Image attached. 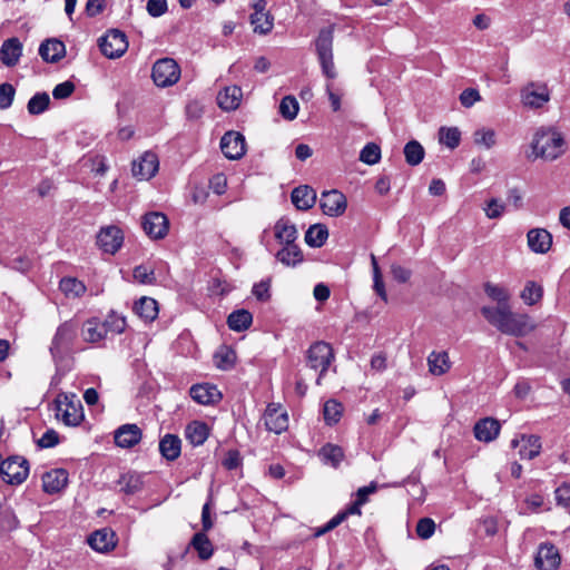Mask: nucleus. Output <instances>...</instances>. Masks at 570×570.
I'll use <instances>...</instances> for the list:
<instances>
[{"label": "nucleus", "instance_id": "obj_28", "mask_svg": "<svg viewBox=\"0 0 570 570\" xmlns=\"http://www.w3.org/2000/svg\"><path fill=\"white\" fill-rule=\"evenodd\" d=\"M243 97V92L240 87L238 86H228L225 87L219 94L217 95V102L218 106L226 110L232 111L238 108L240 105Z\"/></svg>", "mask_w": 570, "mask_h": 570}, {"label": "nucleus", "instance_id": "obj_54", "mask_svg": "<svg viewBox=\"0 0 570 570\" xmlns=\"http://www.w3.org/2000/svg\"><path fill=\"white\" fill-rule=\"evenodd\" d=\"M435 531V523L430 518H422L416 524V533L421 539H429Z\"/></svg>", "mask_w": 570, "mask_h": 570}, {"label": "nucleus", "instance_id": "obj_27", "mask_svg": "<svg viewBox=\"0 0 570 570\" xmlns=\"http://www.w3.org/2000/svg\"><path fill=\"white\" fill-rule=\"evenodd\" d=\"M500 429L501 426L498 420L485 417L474 425V436L479 441L491 442L497 439L500 433Z\"/></svg>", "mask_w": 570, "mask_h": 570}, {"label": "nucleus", "instance_id": "obj_47", "mask_svg": "<svg viewBox=\"0 0 570 570\" xmlns=\"http://www.w3.org/2000/svg\"><path fill=\"white\" fill-rule=\"evenodd\" d=\"M473 142L479 147L490 149L497 144L495 131L491 128H480L473 134Z\"/></svg>", "mask_w": 570, "mask_h": 570}, {"label": "nucleus", "instance_id": "obj_55", "mask_svg": "<svg viewBox=\"0 0 570 570\" xmlns=\"http://www.w3.org/2000/svg\"><path fill=\"white\" fill-rule=\"evenodd\" d=\"M505 210V205L498 200L497 198H492L487 203L484 207V212L488 218L495 219L500 218Z\"/></svg>", "mask_w": 570, "mask_h": 570}, {"label": "nucleus", "instance_id": "obj_21", "mask_svg": "<svg viewBox=\"0 0 570 570\" xmlns=\"http://www.w3.org/2000/svg\"><path fill=\"white\" fill-rule=\"evenodd\" d=\"M274 237L279 245H291L296 243L298 232L296 226L288 218L282 217L274 225Z\"/></svg>", "mask_w": 570, "mask_h": 570}, {"label": "nucleus", "instance_id": "obj_24", "mask_svg": "<svg viewBox=\"0 0 570 570\" xmlns=\"http://www.w3.org/2000/svg\"><path fill=\"white\" fill-rule=\"evenodd\" d=\"M22 55L21 41L13 37L3 41L0 48V60L7 67H13Z\"/></svg>", "mask_w": 570, "mask_h": 570}, {"label": "nucleus", "instance_id": "obj_10", "mask_svg": "<svg viewBox=\"0 0 570 570\" xmlns=\"http://www.w3.org/2000/svg\"><path fill=\"white\" fill-rule=\"evenodd\" d=\"M99 47L104 56L109 59L121 57L128 48L127 37L124 32L117 29L108 31L99 40Z\"/></svg>", "mask_w": 570, "mask_h": 570}, {"label": "nucleus", "instance_id": "obj_2", "mask_svg": "<svg viewBox=\"0 0 570 570\" xmlns=\"http://www.w3.org/2000/svg\"><path fill=\"white\" fill-rule=\"evenodd\" d=\"M534 158L544 160H556L566 151V140L563 135L554 128L539 129L531 142Z\"/></svg>", "mask_w": 570, "mask_h": 570}, {"label": "nucleus", "instance_id": "obj_17", "mask_svg": "<svg viewBox=\"0 0 570 570\" xmlns=\"http://www.w3.org/2000/svg\"><path fill=\"white\" fill-rule=\"evenodd\" d=\"M561 562L558 549L551 543H542L538 548L534 564L539 570H556Z\"/></svg>", "mask_w": 570, "mask_h": 570}, {"label": "nucleus", "instance_id": "obj_19", "mask_svg": "<svg viewBox=\"0 0 570 570\" xmlns=\"http://www.w3.org/2000/svg\"><path fill=\"white\" fill-rule=\"evenodd\" d=\"M512 448H519V455L523 460H532L541 452V441L537 435H521L511 441Z\"/></svg>", "mask_w": 570, "mask_h": 570}, {"label": "nucleus", "instance_id": "obj_7", "mask_svg": "<svg viewBox=\"0 0 570 570\" xmlns=\"http://www.w3.org/2000/svg\"><path fill=\"white\" fill-rule=\"evenodd\" d=\"M77 334V325L72 322L61 324L52 338L50 353L53 358H62L70 350Z\"/></svg>", "mask_w": 570, "mask_h": 570}, {"label": "nucleus", "instance_id": "obj_41", "mask_svg": "<svg viewBox=\"0 0 570 570\" xmlns=\"http://www.w3.org/2000/svg\"><path fill=\"white\" fill-rule=\"evenodd\" d=\"M318 456L325 464H331L336 468L344 458L342 448L334 444H325L318 452Z\"/></svg>", "mask_w": 570, "mask_h": 570}, {"label": "nucleus", "instance_id": "obj_36", "mask_svg": "<svg viewBox=\"0 0 570 570\" xmlns=\"http://www.w3.org/2000/svg\"><path fill=\"white\" fill-rule=\"evenodd\" d=\"M484 293L487 296L497 303L495 306L501 305H510L509 301L511 297V294L509 289L500 284H494L492 282H487L483 285Z\"/></svg>", "mask_w": 570, "mask_h": 570}, {"label": "nucleus", "instance_id": "obj_61", "mask_svg": "<svg viewBox=\"0 0 570 570\" xmlns=\"http://www.w3.org/2000/svg\"><path fill=\"white\" fill-rule=\"evenodd\" d=\"M391 274L397 283H406L411 278L412 271L399 264H392Z\"/></svg>", "mask_w": 570, "mask_h": 570}, {"label": "nucleus", "instance_id": "obj_26", "mask_svg": "<svg viewBox=\"0 0 570 570\" xmlns=\"http://www.w3.org/2000/svg\"><path fill=\"white\" fill-rule=\"evenodd\" d=\"M191 399L203 405H208L220 400L222 394L215 385L196 384L190 387Z\"/></svg>", "mask_w": 570, "mask_h": 570}, {"label": "nucleus", "instance_id": "obj_57", "mask_svg": "<svg viewBox=\"0 0 570 570\" xmlns=\"http://www.w3.org/2000/svg\"><path fill=\"white\" fill-rule=\"evenodd\" d=\"M480 100V92L474 88H466L460 94V102L465 108H471L475 102Z\"/></svg>", "mask_w": 570, "mask_h": 570}, {"label": "nucleus", "instance_id": "obj_13", "mask_svg": "<svg viewBox=\"0 0 570 570\" xmlns=\"http://www.w3.org/2000/svg\"><path fill=\"white\" fill-rule=\"evenodd\" d=\"M220 149L228 159H240L246 153L245 137L238 131H227L220 139Z\"/></svg>", "mask_w": 570, "mask_h": 570}, {"label": "nucleus", "instance_id": "obj_9", "mask_svg": "<svg viewBox=\"0 0 570 570\" xmlns=\"http://www.w3.org/2000/svg\"><path fill=\"white\" fill-rule=\"evenodd\" d=\"M521 101L525 107L538 109L550 101V90L544 82L530 81L520 91Z\"/></svg>", "mask_w": 570, "mask_h": 570}, {"label": "nucleus", "instance_id": "obj_3", "mask_svg": "<svg viewBox=\"0 0 570 570\" xmlns=\"http://www.w3.org/2000/svg\"><path fill=\"white\" fill-rule=\"evenodd\" d=\"M335 360L334 351L331 344L318 341L313 343L306 351L307 366L317 372L316 384L322 385V380Z\"/></svg>", "mask_w": 570, "mask_h": 570}, {"label": "nucleus", "instance_id": "obj_34", "mask_svg": "<svg viewBox=\"0 0 570 570\" xmlns=\"http://www.w3.org/2000/svg\"><path fill=\"white\" fill-rule=\"evenodd\" d=\"M208 435L207 424L200 421H193L185 429V436L193 445H202Z\"/></svg>", "mask_w": 570, "mask_h": 570}, {"label": "nucleus", "instance_id": "obj_37", "mask_svg": "<svg viewBox=\"0 0 570 570\" xmlns=\"http://www.w3.org/2000/svg\"><path fill=\"white\" fill-rule=\"evenodd\" d=\"M118 485L120 492L131 495L142 490L144 482L140 474L136 472H128L120 476Z\"/></svg>", "mask_w": 570, "mask_h": 570}, {"label": "nucleus", "instance_id": "obj_42", "mask_svg": "<svg viewBox=\"0 0 570 570\" xmlns=\"http://www.w3.org/2000/svg\"><path fill=\"white\" fill-rule=\"evenodd\" d=\"M274 19L268 12H254L250 14V23L254 26V32L267 35L272 31Z\"/></svg>", "mask_w": 570, "mask_h": 570}, {"label": "nucleus", "instance_id": "obj_50", "mask_svg": "<svg viewBox=\"0 0 570 570\" xmlns=\"http://www.w3.org/2000/svg\"><path fill=\"white\" fill-rule=\"evenodd\" d=\"M439 140L450 149H454L460 144L461 132L456 127H442L439 132Z\"/></svg>", "mask_w": 570, "mask_h": 570}, {"label": "nucleus", "instance_id": "obj_35", "mask_svg": "<svg viewBox=\"0 0 570 570\" xmlns=\"http://www.w3.org/2000/svg\"><path fill=\"white\" fill-rule=\"evenodd\" d=\"M134 311L145 322H151L158 315V304L154 298L144 296L135 303Z\"/></svg>", "mask_w": 570, "mask_h": 570}, {"label": "nucleus", "instance_id": "obj_49", "mask_svg": "<svg viewBox=\"0 0 570 570\" xmlns=\"http://www.w3.org/2000/svg\"><path fill=\"white\" fill-rule=\"evenodd\" d=\"M60 289L67 296L79 297L86 292V286L77 278L66 277L60 281Z\"/></svg>", "mask_w": 570, "mask_h": 570}, {"label": "nucleus", "instance_id": "obj_1", "mask_svg": "<svg viewBox=\"0 0 570 570\" xmlns=\"http://www.w3.org/2000/svg\"><path fill=\"white\" fill-rule=\"evenodd\" d=\"M482 316L500 333L523 337L535 330L533 320L524 313H515L510 305L482 306Z\"/></svg>", "mask_w": 570, "mask_h": 570}, {"label": "nucleus", "instance_id": "obj_64", "mask_svg": "<svg viewBox=\"0 0 570 570\" xmlns=\"http://www.w3.org/2000/svg\"><path fill=\"white\" fill-rule=\"evenodd\" d=\"M147 11L151 17H160L167 11L166 0H148Z\"/></svg>", "mask_w": 570, "mask_h": 570}, {"label": "nucleus", "instance_id": "obj_25", "mask_svg": "<svg viewBox=\"0 0 570 570\" xmlns=\"http://www.w3.org/2000/svg\"><path fill=\"white\" fill-rule=\"evenodd\" d=\"M141 439V430L136 424H125L115 432V443L120 448H132Z\"/></svg>", "mask_w": 570, "mask_h": 570}, {"label": "nucleus", "instance_id": "obj_31", "mask_svg": "<svg viewBox=\"0 0 570 570\" xmlns=\"http://www.w3.org/2000/svg\"><path fill=\"white\" fill-rule=\"evenodd\" d=\"M276 259L285 266L295 267L304 259V255L297 243L283 245L276 253Z\"/></svg>", "mask_w": 570, "mask_h": 570}, {"label": "nucleus", "instance_id": "obj_59", "mask_svg": "<svg viewBox=\"0 0 570 570\" xmlns=\"http://www.w3.org/2000/svg\"><path fill=\"white\" fill-rule=\"evenodd\" d=\"M134 278L141 284H151L155 281L153 269L144 265H139L134 269Z\"/></svg>", "mask_w": 570, "mask_h": 570}, {"label": "nucleus", "instance_id": "obj_5", "mask_svg": "<svg viewBox=\"0 0 570 570\" xmlns=\"http://www.w3.org/2000/svg\"><path fill=\"white\" fill-rule=\"evenodd\" d=\"M333 33L334 29L330 26L322 29L315 40L316 53L322 72L328 79H334L337 76L333 57Z\"/></svg>", "mask_w": 570, "mask_h": 570}, {"label": "nucleus", "instance_id": "obj_30", "mask_svg": "<svg viewBox=\"0 0 570 570\" xmlns=\"http://www.w3.org/2000/svg\"><path fill=\"white\" fill-rule=\"evenodd\" d=\"M66 53V47L62 41L49 39L39 47V55L46 62H57Z\"/></svg>", "mask_w": 570, "mask_h": 570}, {"label": "nucleus", "instance_id": "obj_11", "mask_svg": "<svg viewBox=\"0 0 570 570\" xmlns=\"http://www.w3.org/2000/svg\"><path fill=\"white\" fill-rule=\"evenodd\" d=\"M124 233L115 225L101 227L97 235L98 247L108 254H116L122 246Z\"/></svg>", "mask_w": 570, "mask_h": 570}, {"label": "nucleus", "instance_id": "obj_38", "mask_svg": "<svg viewBox=\"0 0 570 570\" xmlns=\"http://www.w3.org/2000/svg\"><path fill=\"white\" fill-rule=\"evenodd\" d=\"M327 237L328 229L326 226L322 224H315L307 229L305 234V242L308 246L317 248L325 244Z\"/></svg>", "mask_w": 570, "mask_h": 570}, {"label": "nucleus", "instance_id": "obj_22", "mask_svg": "<svg viewBox=\"0 0 570 570\" xmlns=\"http://www.w3.org/2000/svg\"><path fill=\"white\" fill-rule=\"evenodd\" d=\"M426 363L429 373L433 376H442L452 367V362L446 351H432L428 355Z\"/></svg>", "mask_w": 570, "mask_h": 570}, {"label": "nucleus", "instance_id": "obj_39", "mask_svg": "<svg viewBox=\"0 0 570 570\" xmlns=\"http://www.w3.org/2000/svg\"><path fill=\"white\" fill-rule=\"evenodd\" d=\"M253 322L252 314L246 309H237L229 314L227 324L230 330L242 332L247 330Z\"/></svg>", "mask_w": 570, "mask_h": 570}, {"label": "nucleus", "instance_id": "obj_48", "mask_svg": "<svg viewBox=\"0 0 570 570\" xmlns=\"http://www.w3.org/2000/svg\"><path fill=\"white\" fill-rule=\"evenodd\" d=\"M49 104V95L47 92H38L30 98L27 109L30 115H40L47 110Z\"/></svg>", "mask_w": 570, "mask_h": 570}, {"label": "nucleus", "instance_id": "obj_32", "mask_svg": "<svg viewBox=\"0 0 570 570\" xmlns=\"http://www.w3.org/2000/svg\"><path fill=\"white\" fill-rule=\"evenodd\" d=\"M81 336L88 343H98L107 337L104 325L97 318H90L82 324Z\"/></svg>", "mask_w": 570, "mask_h": 570}, {"label": "nucleus", "instance_id": "obj_15", "mask_svg": "<svg viewBox=\"0 0 570 570\" xmlns=\"http://www.w3.org/2000/svg\"><path fill=\"white\" fill-rule=\"evenodd\" d=\"M158 158L154 153L146 151L132 163V175L139 180H148L158 171Z\"/></svg>", "mask_w": 570, "mask_h": 570}, {"label": "nucleus", "instance_id": "obj_33", "mask_svg": "<svg viewBox=\"0 0 570 570\" xmlns=\"http://www.w3.org/2000/svg\"><path fill=\"white\" fill-rule=\"evenodd\" d=\"M159 451L166 460H176L181 451L180 439L174 434H166L159 442Z\"/></svg>", "mask_w": 570, "mask_h": 570}, {"label": "nucleus", "instance_id": "obj_6", "mask_svg": "<svg viewBox=\"0 0 570 570\" xmlns=\"http://www.w3.org/2000/svg\"><path fill=\"white\" fill-rule=\"evenodd\" d=\"M151 77L157 87H170L179 80L180 67L171 58L159 59L153 66Z\"/></svg>", "mask_w": 570, "mask_h": 570}, {"label": "nucleus", "instance_id": "obj_12", "mask_svg": "<svg viewBox=\"0 0 570 570\" xmlns=\"http://www.w3.org/2000/svg\"><path fill=\"white\" fill-rule=\"evenodd\" d=\"M142 228L151 239H161L168 234L169 223L165 214L147 213L142 217Z\"/></svg>", "mask_w": 570, "mask_h": 570}, {"label": "nucleus", "instance_id": "obj_51", "mask_svg": "<svg viewBox=\"0 0 570 570\" xmlns=\"http://www.w3.org/2000/svg\"><path fill=\"white\" fill-rule=\"evenodd\" d=\"M343 412V406L335 400H328L324 404V420L328 425L335 424L340 421Z\"/></svg>", "mask_w": 570, "mask_h": 570}, {"label": "nucleus", "instance_id": "obj_46", "mask_svg": "<svg viewBox=\"0 0 570 570\" xmlns=\"http://www.w3.org/2000/svg\"><path fill=\"white\" fill-rule=\"evenodd\" d=\"M105 327V333L108 335L109 333L112 335L120 334L126 328V320L124 316L111 312L107 315L106 320L101 322Z\"/></svg>", "mask_w": 570, "mask_h": 570}, {"label": "nucleus", "instance_id": "obj_44", "mask_svg": "<svg viewBox=\"0 0 570 570\" xmlns=\"http://www.w3.org/2000/svg\"><path fill=\"white\" fill-rule=\"evenodd\" d=\"M236 361L235 352L227 347L220 346L217 352L214 354L215 365L220 370H229L234 366Z\"/></svg>", "mask_w": 570, "mask_h": 570}, {"label": "nucleus", "instance_id": "obj_58", "mask_svg": "<svg viewBox=\"0 0 570 570\" xmlns=\"http://www.w3.org/2000/svg\"><path fill=\"white\" fill-rule=\"evenodd\" d=\"M75 91V83L72 81H63L58 83L53 90L52 96L55 99H66L72 95Z\"/></svg>", "mask_w": 570, "mask_h": 570}, {"label": "nucleus", "instance_id": "obj_43", "mask_svg": "<svg viewBox=\"0 0 570 570\" xmlns=\"http://www.w3.org/2000/svg\"><path fill=\"white\" fill-rule=\"evenodd\" d=\"M405 161L410 166H417L422 163L425 151L423 146L417 140L409 141L403 149Z\"/></svg>", "mask_w": 570, "mask_h": 570}, {"label": "nucleus", "instance_id": "obj_56", "mask_svg": "<svg viewBox=\"0 0 570 570\" xmlns=\"http://www.w3.org/2000/svg\"><path fill=\"white\" fill-rule=\"evenodd\" d=\"M14 88L10 83L0 85V109H8L14 98Z\"/></svg>", "mask_w": 570, "mask_h": 570}, {"label": "nucleus", "instance_id": "obj_63", "mask_svg": "<svg viewBox=\"0 0 570 570\" xmlns=\"http://www.w3.org/2000/svg\"><path fill=\"white\" fill-rule=\"evenodd\" d=\"M556 500L559 505L570 507V484L563 483L556 489Z\"/></svg>", "mask_w": 570, "mask_h": 570}, {"label": "nucleus", "instance_id": "obj_8", "mask_svg": "<svg viewBox=\"0 0 570 570\" xmlns=\"http://www.w3.org/2000/svg\"><path fill=\"white\" fill-rule=\"evenodd\" d=\"M2 480L10 484L22 483L29 474L28 461L21 456H11L1 462Z\"/></svg>", "mask_w": 570, "mask_h": 570}, {"label": "nucleus", "instance_id": "obj_16", "mask_svg": "<svg viewBox=\"0 0 570 570\" xmlns=\"http://www.w3.org/2000/svg\"><path fill=\"white\" fill-rule=\"evenodd\" d=\"M265 425L268 431L276 434L282 433L288 428V416L279 404L269 403L264 414Z\"/></svg>", "mask_w": 570, "mask_h": 570}, {"label": "nucleus", "instance_id": "obj_45", "mask_svg": "<svg viewBox=\"0 0 570 570\" xmlns=\"http://www.w3.org/2000/svg\"><path fill=\"white\" fill-rule=\"evenodd\" d=\"M542 287L533 281L525 283L520 297L524 304L531 306L537 304L542 298Z\"/></svg>", "mask_w": 570, "mask_h": 570}, {"label": "nucleus", "instance_id": "obj_14", "mask_svg": "<svg viewBox=\"0 0 570 570\" xmlns=\"http://www.w3.org/2000/svg\"><path fill=\"white\" fill-rule=\"evenodd\" d=\"M320 206L325 215L337 217L344 214L347 202L341 191L332 189L322 193Z\"/></svg>", "mask_w": 570, "mask_h": 570}, {"label": "nucleus", "instance_id": "obj_52", "mask_svg": "<svg viewBox=\"0 0 570 570\" xmlns=\"http://www.w3.org/2000/svg\"><path fill=\"white\" fill-rule=\"evenodd\" d=\"M360 160L366 165H375L381 160V148L375 142L366 144L360 153Z\"/></svg>", "mask_w": 570, "mask_h": 570}, {"label": "nucleus", "instance_id": "obj_40", "mask_svg": "<svg viewBox=\"0 0 570 570\" xmlns=\"http://www.w3.org/2000/svg\"><path fill=\"white\" fill-rule=\"evenodd\" d=\"M190 547L197 551L202 560H208L214 553L213 544L205 532L194 534Z\"/></svg>", "mask_w": 570, "mask_h": 570}, {"label": "nucleus", "instance_id": "obj_23", "mask_svg": "<svg viewBox=\"0 0 570 570\" xmlns=\"http://www.w3.org/2000/svg\"><path fill=\"white\" fill-rule=\"evenodd\" d=\"M529 248L539 254L547 253L552 245V236L544 228H533L527 235Z\"/></svg>", "mask_w": 570, "mask_h": 570}, {"label": "nucleus", "instance_id": "obj_20", "mask_svg": "<svg viewBox=\"0 0 570 570\" xmlns=\"http://www.w3.org/2000/svg\"><path fill=\"white\" fill-rule=\"evenodd\" d=\"M68 484V472L65 469H52L42 475V489L48 494L61 492Z\"/></svg>", "mask_w": 570, "mask_h": 570}, {"label": "nucleus", "instance_id": "obj_53", "mask_svg": "<svg viewBox=\"0 0 570 570\" xmlns=\"http://www.w3.org/2000/svg\"><path fill=\"white\" fill-rule=\"evenodd\" d=\"M279 112L287 120L295 119L298 112L297 100L293 96L284 97L279 104Z\"/></svg>", "mask_w": 570, "mask_h": 570}, {"label": "nucleus", "instance_id": "obj_4", "mask_svg": "<svg viewBox=\"0 0 570 570\" xmlns=\"http://www.w3.org/2000/svg\"><path fill=\"white\" fill-rule=\"evenodd\" d=\"M55 405L57 420L68 426H78L85 419L82 404L73 393H59Z\"/></svg>", "mask_w": 570, "mask_h": 570}, {"label": "nucleus", "instance_id": "obj_62", "mask_svg": "<svg viewBox=\"0 0 570 570\" xmlns=\"http://www.w3.org/2000/svg\"><path fill=\"white\" fill-rule=\"evenodd\" d=\"M269 281H262L253 286V295L262 302H266L269 299Z\"/></svg>", "mask_w": 570, "mask_h": 570}, {"label": "nucleus", "instance_id": "obj_29", "mask_svg": "<svg viewBox=\"0 0 570 570\" xmlns=\"http://www.w3.org/2000/svg\"><path fill=\"white\" fill-rule=\"evenodd\" d=\"M291 198L297 209L307 210L314 206L316 193L312 187L302 185L293 189Z\"/></svg>", "mask_w": 570, "mask_h": 570}, {"label": "nucleus", "instance_id": "obj_60", "mask_svg": "<svg viewBox=\"0 0 570 570\" xmlns=\"http://www.w3.org/2000/svg\"><path fill=\"white\" fill-rule=\"evenodd\" d=\"M59 443V434L52 429L47 430L42 436L37 441V444L42 449H48Z\"/></svg>", "mask_w": 570, "mask_h": 570}, {"label": "nucleus", "instance_id": "obj_18", "mask_svg": "<svg viewBox=\"0 0 570 570\" xmlns=\"http://www.w3.org/2000/svg\"><path fill=\"white\" fill-rule=\"evenodd\" d=\"M87 542L95 551L106 553L115 549L116 533L109 528H102L92 532Z\"/></svg>", "mask_w": 570, "mask_h": 570}]
</instances>
